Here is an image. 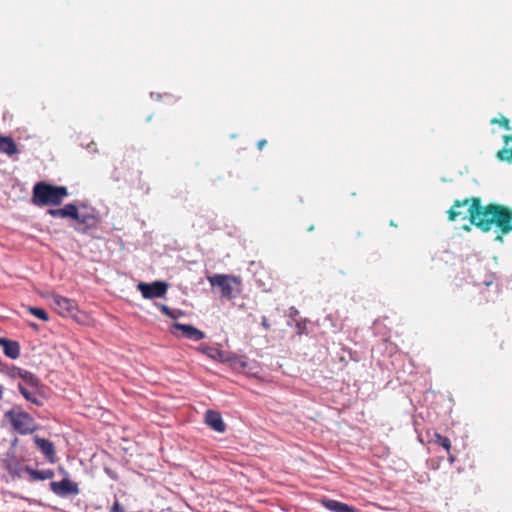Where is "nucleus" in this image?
I'll return each instance as SVG.
<instances>
[{
  "mask_svg": "<svg viewBox=\"0 0 512 512\" xmlns=\"http://www.w3.org/2000/svg\"><path fill=\"white\" fill-rule=\"evenodd\" d=\"M471 224L483 232L490 231L495 224L501 231L496 240L501 242L502 235L512 231V210L498 204L482 206V203L475 199L471 210Z\"/></svg>",
  "mask_w": 512,
  "mask_h": 512,
  "instance_id": "f257e3e1",
  "label": "nucleus"
},
{
  "mask_svg": "<svg viewBox=\"0 0 512 512\" xmlns=\"http://www.w3.org/2000/svg\"><path fill=\"white\" fill-rule=\"evenodd\" d=\"M68 195L65 186H54L46 182H38L33 187L32 202L36 206L60 205Z\"/></svg>",
  "mask_w": 512,
  "mask_h": 512,
  "instance_id": "f03ea898",
  "label": "nucleus"
},
{
  "mask_svg": "<svg viewBox=\"0 0 512 512\" xmlns=\"http://www.w3.org/2000/svg\"><path fill=\"white\" fill-rule=\"evenodd\" d=\"M4 418L10 423L13 430L21 435L32 434L37 428L34 418L24 411L21 406L15 405L7 410Z\"/></svg>",
  "mask_w": 512,
  "mask_h": 512,
  "instance_id": "7ed1b4c3",
  "label": "nucleus"
},
{
  "mask_svg": "<svg viewBox=\"0 0 512 512\" xmlns=\"http://www.w3.org/2000/svg\"><path fill=\"white\" fill-rule=\"evenodd\" d=\"M212 287H217L220 290L221 298L231 300L241 292V279L239 277L228 274H214L208 276Z\"/></svg>",
  "mask_w": 512,
  "mask_h": 512,
  "instance_id": "20e7f679",
  "label": "nucleus"
},
{
  "mask_svg": "<svg viewBox=\"0 0 512 512\" xmlns=\"http://www.w3.org/2000/svg\"><path fill=\"white\" fill-rule=\"evenodd\" d=\"M51 301L54 310L63 317L75 318L78 313V305L75 300L61 296L59 294H52Z\"/></svg>",
  "mask_w": 512,
  "mask_h": 512,
  "instance_id": "39448f33",
  "label": "nucleus"
},
{
  "mask_svg": "<svg viewBox=\"0 0 512 512\" xmlns=\"http://www.w3.org/2000/svg\"><path fill=\"white\" fill-rule=\"evenodd\" d=\"M477 199L481 202V199L478 197H471L464 200H455L452 207L447 211L448 220L449 221H456L457 219H466V213L462 211L461 208H464L469 205L467 209L468 219L471 222V210L473 207L474 200Z\"/></svg>",
  "mask_w": 512,
  "mask_h": 512,
  "instance_id": "423d86ee",
  "label": "nucleus"
},
{
  "mask_svg": "<svg viewBox=\"0 0 512 512\" xmlns=\"http://www.w3.org/2000/svg\"><path fill=\"white\" fill-rule=\"evenodd\" d=\"M50 490L59 497L78 495L80 490L78 484L69 478H63L61 481H52L49 484Z\"/></svg>",
  "mask_w": 512,
  "mask_h": 512,
  "instance_id": "0eeeda50",
  "label": "nucleus"
},
{
  "mask_svg": "<svg viewBox=\"0 0 512 512\" xmlns=\"http://www.w3.org/2000/svg\"><path fill=\"white\" fill-rule=\"evenodd\" d=\"M137 287L145 299H152L163 297L167 292L168 284L160 281L151 284L140 282Z\"/></svg>",
  "mask_w": 512,
  "mask_h": 512,
  "instance_id": "6e6552de",
  "label": "nucleus"
},
{
  "mask_svg": "<svg viewBox=\"0 0 512 512\" xmlns=\"http://www.w3.org/2000/svg\"><path fill=\"white\" fill-rule=\"evenodd\" d=\"M76 221L74 229L80 233H87L89 230L97 227L98 219L91 213H79L77 211V217H73Z\"/></svg>",
  "mask_w": 512,
  "mask_h": 512,
  "instance_id": "1a4fd4ad",
  "label": "nucleus"
},
{
  "mask_svg": "<svg viewBox=\"0 0 512 512\" xmlns=\"http://www.w3.org/2000/svg\"><path fill=\"white\" fill-rule=\"evenodd\" d=\"M172 329L181 331L183 337L193 341H199L205 338V333L192 325L175 322L172 325Z\"/></svg>",
  "mask_w": 512,
  "mask_h": 512,
  "instance_id": "9d476101",
  "label": "nucleus"
},
{
  "mask_svg": "<svg viewBox=\"0 0 512 512\" xmlns=\"http://www.w3.org/2000/svg\"><path fill=\"white\" fill-rule=\"evenodd\" d=\"M205 423L218 433H224L226 431V424L218 411L207 410L205 413Z\"/></svg>",
  "mask_w": 512,
  "mask_h": 512,
  "instance_id": "9b49d317",
  "label": "nucleus"
},
{
  "mask_svg": "<svg viewBox=\"0 0 512 512\" xmlns=\"http://www.w3.org/2000/svg\"><path fill=\"white\" fill-rule=\"evenodd\" d=\"M17 388L21 395L32 404L36 406H42L40 387H26L24 383H18Z\"/></svg>",
  "mask_w": 512,
  "mask_h": 512,
  "instance_id": "f8f14e48",
  "label": "nucleus"
},
{
  "mask_svg": "<svg viewBox=\"0 0 512 512\" xmlns=\"http://www.w3.org/2000/svg\"><path fill=\"white\" fill-rule=\"evenodd\" d=\"M0 346L6 357L17 359L20 356V344L17 341L0 338Z\"/></svg>",
  "mask_w": 512,
  "mask_h": 512,
  "instance_id": "ddd939ff",
  "label": "nucleus"
},
{
  "mask_svg": "<svg viewBox=\"0 0 512 512\" xmlns=\"http://www.w3.org/2000/svg\"><path fill=\"white\" fill-rule=\"evenodd\" d=\"M322 503L325 508L332 512H361L359 509L337 500L326 499Z\"/></svg>",
  "mask_w": 512,
  "mask_h": 512,
  "instance_id": "4468645a",
  "label": "nucleus"
},
{
  "mask_svg": "<svg viewBox=\"0 0 512 512\" xmlns=\"http://www.w3.org/2000/svg\"><path fill=\"white\" fill-rule=\"evenodd\" d=\"M48 214L55 218H72L77 217V207L72 204H66L63 208L49 209Z\"/></svg>",
  "mask_w": 512,
  "mask_h": 512,
  "instance_id": "2eb2a0df",
  "label": "nucleus"
},
{
  "mask_svg": "<svg viewBox=\"0 0 512 512\" xmlns=\"http://www.w3.org/2000/svg\"><path fill=\"white\" fill-rule=\"evenodd\" d=\"M34 442L37 446V448L49 459L53 460L55 457V447L54 444L44 438H41L39 436L34 437Z\"/></svg>",
  "mask_w": 512,
  "mask_h": 512,
  "instance_id": "dca6fc26",
  "label": "nucleus"
},
{
  "mask_svg": "<svg viewBox=\"0 0 512 512\" xmlns=\"http://www.w3.org/2000/svg\"><path fill=\"white\" fill-rule=\"evenodd\" d=\"M15 375L22 379L21 383H24L26 387H40V380L32 373L27 370L17 368Z\"/></svg>",
  "mask_w": 512,
  "mask_h": 512,
  "instance_id": "f3484780",
  "label": "nucleus"
},
{
  "mask_svg": "<svg viewBox=\"0 0 512 512\" xmlns=\"http://www.w3.org/2000/svg\"><path fill=\"white\" fill-rule=\"evenodd\" d=\"M0 152L12 156L18 152L17 145L12 137L0 136Z\"/></svg>",
  "mask_w": 512,
  "mask_h": 512,
  "instance_id": "a211bd4d",
  "label": "nucleus"
},
{
  "mask_svg": "<svg viewBox=\"0 0 512 512\" xmlns=\"http://www.w3.org/2000/svg\"><path fill=\"white\" fill-rule=\"evenodd\" d=\"M27 471L30 474L31 479L34 481H36V480L43 481V480H47V479H52L54 477V471L51 469L33 470V469L27 467Z\"/></svg>",
  "mask_w": 512,
  "mask_h": 512,
  "instance_id": "6ab92c4d",
  "label": "nucleus"
},
{
  "mask_svg": "<svg viewBox=\"0 0 512 512\" xmlns=\"http://www.w3.org/2000/svg\"><path fill=\"white\" fill-rule=\"evenodd\" d=\"M198 351L207 355L209 358L214 360H222L223 352L217 348L210 347L206 344H201L198 348Z\"/></svg>",
  "mask_w": 512,
  "mask_h": 512,
  "instance_id": "aec40b11",
  "label": "nucleus"
},
{
  "mask_svg": "<svg viewBox=\"0 0 512 512\" xmlns=\"http://www.w3.org/2000/svg\"><path fill=\"white\" fill-rule=\"evenodd\" d=\"M433 443L438 444L439 446L443 447L448 453L451 449V441L448 437L443 436L437 432L433 434L432 439L430 440Z\"/></svg>",
  "mask_w": 512,
  "mask_h": 512,
  "instance_id": "412c9836",
  "label": "nucleus"
},
{
  "mask_svg": "<svg viewBox=\"0 0 512 512\" xmlns=\"http://www.w3.org/2000/svg\"><path fill=\"white\" fill-rule=\"evenodd\" d=\"M496 158L501 162H512V147L504 146L496 153Z\"/></svg>",
  "mask_w": 512,
  "mask_h": 512,
  "instance_id": "4be33fe9",
  "label": "nucleus"
},
{
  "mask_svg": "<svg viewBox=\"0 0 512 512\" xmlns=\"http://www.w3.org/2000/svg\"><path fill=\"white\" fill-rule=\"evenodd\" d=\"M28 311L30 314H32L33 316L37 317L42 321L46 322L49 320L48 313L40 307H29Z\"/></svg>",
  "mask_w": 512,
  "mask_h": 512,
  "instance_id": "5701e85b",
  "label": "nucleus"
},
{
  "mask_svg": "<svg viewBox=\"0 0 512 512\" xmlns=\"http://www.w3.org/2000/svg\"><path fill=\"white\" fill-rule=\"evenodd\" d=\"M491 124H499L505 130H511L510 121L508 118L502 116L501 118H493L490 120Z\"/></svg>",
  "mask_w": 512,
  "mask_h": 512,
  "instance_id": "b1692460",
  "label": "nucleus"
},
{
  "mask_svg": "<svg viewBox=\"0 0 512 512\" xmlns=\"http://www.w3.org/2000/svg\"><path fill=\"white\" fill-rule=\"evenodd\" d=\"M110 512H124L123 507L118 500H115L110 508Z\"/></svg>",
  "mask_w": 512,
  "mask_h": 512,
  "instance_id": "393cba45",
  "label": "nucleus"
},
{
  "mask_svg": "<svg viewBox=\"0 0 512 512\" xmlns=\"http://www.w3.org/2000/svg\"><path fill=\"white\" fill-rule=\"evenodd\" d=\"M157 307L164 315H170V308L164 304H157Z\"/></svg>",
  "mask_w": 512,
  "mask_h": 512,
  "instance_id": "a878e982",
  "label": "nucleus"
},
{
  "mask_svg": "<svg viewBox=\"0 0 512 512\" xmlns=\"http://www.w3.org/2000/svg\"><path fill=\"white\" fill-rule=\"evenodd\" d=\"M261 324H262V326H263V328H264L265 330H269V329H270V324H269L268 319H267V317H266V316H263V317H262V319H261Z\"/></svg>",
  "mask_w": 512,
  "mask_h": 512,
  "instance_id": "bb28decb",
  "label": "nucleus"
},
{
  "mask_svg": "<svg viewBox=\"0 0 512 512\" xmlns=\"http://www.w3.org/2000/svg\"><path fill=\"white\" fill-rule=\"evenodd\" d=\"M502 138H503V142H504L505 146H508V144L510 142H512V135L511 134H505V135H503Z\"/></svg>",
  "mask_w": 512,
  "mask_h": 512,
  "instance_id": "cd10ccee",
  "label": "nucleus"
},
{
  "mask_svg": "<svg viewBox=\"0 0 512 512\" xmlns=\"http://www.w3.org/2000/svg\"><path fill=\"white\" fill-rule=\"evenodd\" d=\"M267 144V141L265 139H261L257 142L258 149H263V147Z\"/></svg>",
  "mask_w": 512,
  "mask_h": 512,
  "instance_id": "c85d7f7f",
  "label": "nucleus"
},
{
  "mask_svg": "<svg viewBox=\"0 0 512 512\" xmlns=\"http://www.w3.org/2000/svg\"><path fill=\"white\" fill-rule=\"evenodd\" d=\"M5 387L0 383V401L4 397Z\"/></svg>",
  "mask_w": 512,
  "mask_h": 512,
  "instance_id": "c756f323",
  "label": "nucleus"
},
{
  "mask_svg": "<svg viewBox=\"0 0 512 512\" xmlns=\"http://www.w3.org/2000/svg\"><path fill=\"white\" fill-rule=\"evenodd\" d=\"M167 317L169 318H172V319H175L177 318V313L175 311H173L172 309H170V315H166Z\"/></svg>",
  "mask_w": 512,
  "mask_h": 512,
  "instance_id": "7c9ffc66",
  "label": "nucleus"
},
{
  "mask_svg": "<svg viewBox=\"0 0 512 512\" xmlns=\"http://www.w3.org/2000/svg\"><path fill=\"white\" fill-rule=\"evenodd\" d=\"M454 460H455V457H454L453 455H450V456H449V461H450V462H454Z\"/></svg>",
  "mask_w": 512,
  "mask_h": 512,
  "instance_id": "2f4dec72",
  "label": "nucleus"
}]
</instances>
